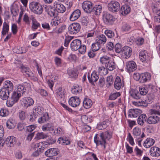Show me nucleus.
Returning <instances> with one entry per match:
<instances>
[{
	"label": "nucleus",
	"mask_w": 160,
	"mask_h": 160,
	"mask_svg": "<svg viewBox=\"0 0 160 160\" xmlns=\"http://www.w3.org/2000/svg\"><path fill=\"white\" fill-rule=\"evenodd\" d=\"M88 78L89 82L94 85H95L94 83L96 82L99 78L98 75L95 71H93L90 75L88 74Z\"/></svg>",
	"instance_id": "nucleus-21"
},
{
	"label": "nucleus",
	"mask_w": 160,
	"mask_h": 160,
	"mask_svg": "<svg viewBox=\"0 0 160 160\" xmlns=\"http://www.w3.org/2000/svg\"><path fill=\"white\" fill-rule=\"evenodd\" d=\"M132 52V48L128 46H124L122 47V50L121 53L122 57L128 58L131 56Z\"/></svg>",
	"instance_id": "nucleus-13"
},
{
	"label": "nucleus",
	"mask_w": 160,
	"mask_h": 160,
	"mask_svg": "<svg viewBox=\"0 0 160 160\" xmlns=\"http://www.w3.org/2000/svg\"><path fill=\"white\" fill-rule=\"evenodd\" d=\"M151 76L150 74L148 72L141 74L140 82L144 83L150 80Z\"/></svg>",
	"instance_id": "nucleus-29"
},
{
	"label": "nucleus",
	"mask_w": 160,
	"mask_h": 160,
	"mask_svg": "<svg viewBox=\"0 0 160 160\" xmlns=\"http://www.w3.org/2000/svg\"><path fill=\"white\" fill-rule=\"evenodd\" d=\"M149 112L151 114H156L160 115V105L157 104L154 108L150 110Z\"/></svg>",
	"instance_id": "nucleus-41"
},
{
	"label": "nucleus",
	"mask_w": 160,
	"mask_h": 160,
	"mask_svg": "<svg viewBox=\"0 0 160 160\" xmlns=\"http://www.w3.org/2000/svg\"><path fill=\"white\" fill-rule=\"evenodd\" d=\"M18 115L19 119L21 121H23L27 118V115L26 112L23 111L19 110Z\"/></svg>",
	"instance_id": "nucleus-48"
},
{
	"label": "nucleus",
	"mask_w": 160,
	"mask_h": 160,
	"mask_svg": "<svg viewBox=\"0 0 160 160\" xmlns=\"http://www.w3.org/2000/svg\"><path fill=\"white\" fill-rule=\"evenodd\" d=\"M108 7L109 11L112 12H115L120 10V6L118 2L112 1L108 3Z\"/></svg>",
	"instance_id": "nucleus-9"
},
{
	"label": "nucleus",
	"mask_w": 160,
	"mask_h": 160,
	"mask_svg": "<svg viewBox=\"0 0 160 160\" xmlns=\"http://www.w3.org/2000/svg\"><path fill=\"white\" fill-rule=\"evenodd\" d=\"M147 116L146 115L144 114H142L138 118L137 121L139 125L142 126L145 122Z\"/></svg>",
	"instance_id": "nucleus-39"
},
{
	"label": "nucleus",
	"mask_w": 160,
	"mask_h": 160,
	"mask_svg": "<svg viewBox=\"0 0 160 160\" xmlns=\"http://www.w3.org/2000/svg\"><path fill=\"white\" fill-rule=\"evenodd\" d=\"M56 94L59 99H63L65 97V92L64 90L60 87L57 89Z\"/></svg>",
	"instance_id": "nucleus-28"
},
{
	"label": "nucleus",
	"mask_w": 160,
	"mask_h": 160,
	"mask_svg": "<svg viewBox=\"0 0 160 160\" xmlns=\"http://www.w3.org/2000/svg\"><path fill=\"white\" fill-rule=\"evenodd\" d=\"M80 22L82 25L86 26L88 23V18L86 17H82Z\"/></svg>",
	"instance_id": "nucleus-60"
},
{
	"label": "nucleus",
	"mask_w": 160,
	"mask_h": 160,
	"mask_svg": "<svg viewBox=\"0 0 160 160\" xmlns=\"http://www.w3.org/2000/svg\"><path fill=\"white\" fill-rule=\"evenodd\" d=\"M124 86V82L121 80L120 77L117 76L115 79L114 83V87L115 88L119 90Z\"/></svg>",
	"instance_id": "nucleus-22"
},
{
	"label": "nucleus",
	"mask_w": 160,
	"mask_h": 160,
	"mask_svg": "<svg viewBox=\"0 0 160 160\" xmlns=\"http://www.w3.org/2000/svg\"><path fill=\"white\" fill-rule=\"evenodd\" d=\"M69 75L71 78H76L78 76L77 71L74 70H72L71 72L69 73Z\"/></svg>",
	"instance_id": "nucleus-61"
},
{
	"label": "nucleus",
	"mask_w": 160,
	"mask_h": 160,
	"mask_svg": "<svg viewBox=\"0 0 160 160\" xmlns=\"http://www.w3.org/2000/svg\"><path fill=\"white\" fill-rule=\"evenodd\" d=\"M72 38L71 36L66 37L65 39L64 45L65 47H68L70 41L72 40Z\"/></svg>",
	"instance_id": "nucleus-64"
},
{
	"label": "nucleus",
	"mask_w": 160,
	"mask_h": 160,
	"mask_svg": "<svg viewBox=\"0 0 160 160\" xmlns=\"http://www.w3.org/2000/svg\"><path fill=\"white\" fill-rule=\"evenodd\" d=\"M42 129L43 131H53V126L51 123H47L42 126Z\"/></svg>",
	"instance_id": "nucleus-37"
},
{
	"label": "nucleus",
	"mask_w": 160,
	"mask_h": 160,
	"mask_svg": "<svg viewBox=\"0 0 160 160\" xmlns=\"http://www.w3.org/2000/svg\"><path fill=\"white\" fill-rule=\"evenodd\" d=\"M104 33L107 36L108 38H112L115 36L114 32L110 30H106L104 32Z\"/></svg>",
	"instance_id": "nucleus-53"
},
{
	"label": "nucleus",
	"mask_w": 160,
	"mask_h": 160,
	"mask_svg": "<svg viewBox=\"0 0 160 160\" xmlns=\"http://www.w3.org/2000/svg\"><path fill=\"white\" fill-rule=\"evenodd\" d=\"M139 58L140 61L142 62L147 63V66H149L151 64L150 58L146 50H142L140 51Z\"/></svg>",
	"instance_id": "nucleus-6"
},
{
	"label": "nucleus",
	"mask_w": 160,
	"mask_h": 160,
	"mask_svg": "<svg viewBox=\"0 0 160 160\" xmlns=\"http://www.w3.org/2000/svg\"><path fill=\"white\" fill-rule=\"evenodd\" d=\"M150 116L147 120V122L149 124H154L158 123L159 121L160 118L156 114H151Z\"/></svg>",
	"instance_id": "nucleus-18"
},
{
	"label": "nucleus",
	"mask_w": 160,
	"mask_h": 160,
	"mask_svg": "<svg viewBox=\"0 0 160 160\" xmlns=\"http://www.w3.org/2000/svg\"><path fill=\"white\" fill-rule=\"evenodd\" d=\"M48 145L49 143L47 142H41L36 144L35 147V148H39V150L42 152L43 150L47 148Z\"/></svg>",
	"instance_id": "nucleus-30"
},
{
	"label": "nucleus",
	"mask_w": 160,
	"mask_h": 160,
	"mask_svg": "<svg viewBox=\"0 0 160 160\" xmlns=\"http://www.w3.org/2000/svg\"><path fill=\"white\" fill-rule=\"evenodd\" d=\"M20 69L22 73L26 77H29L31 79L34 81H36L37 79L34 74L28 68L22 65L20 67Z\"/></svg>",
	"instance_id": "nucleus-7"
},
{
	"label": "nucleus",
	"mask_w": 160,
	"mask_h": 160,
	"mask_svg": "<svg viewBox=\"0 0 160 160\" xmlns=\"http://www.w3.org/2000/svg\"><path fill=\"white\" fill-rule=\"evenodd\" d=\"M33 113L35 114L40 115L42 113V110L41 108L39 106L34 107L33 108Z\"/></svg>",
	"instance_id": "nucleus-55"
},
{
	"label": "nucleus",
	"mask_w": 160,
	"mask_h": 160,
	"mask_svg": "<svg viewBox=\"0 0 160 160\" xmlns=\"http://www.w3.org/2000/svg\"><path fill=\"white\" fill-rule=\"evenodd\" d=\"M112 133L109 131L96 134L94 138V141L97 146L101 145L106 148V140H109L112 137Z\"/></svg>",
	"instance_id": "nucleus-1"
},
{
	"label": "nucleus",
	"mask_w": 160,
	"mask_h": 160,
	"mask_svg": "<svg viewBox=\"0 0 160 160\" xmlns=\"http://www.w3.org/2000/svg\"><path fill=\"white\" fill-rule=\"evenodd\" d=\"M82 88L78 84L74 85L72 88V93L75 95H78L82 92Z\"/></svg>",
	"instance_id": "nucleus-24"
},
{
	"label": "nucleus",
	"mask_w": 160,
	"mask_h": 160,
	"mask_svg": "<svg viewBox=\"0 0 160 160\" xmlns=\"http://www.w3.org/2000/svg\"><path fill=\"white\" fill-rule=\"evenodd\" d=\"M139 90L140 95H144L147 94L148 92V88L145 85H142L139 87Z\"/></svg>",
	"instance_id": "nucleus-43"
},
{
	"label": "nucleus",
	"mask_w": 160,
	"mask_h": 160,
	"mask_svg": "<svg viewBox=\"0 0 160 160\" xmlns=\"http://www.w3.org/2000/svg\"><path fill=\"white\" fill-rule=\"evenodd\" d=\"M9 113L8 110L6 108H2L0 111V116L3 117L8 116Z\"/></svg>",
	"instance_id": "nucleus-54"
},
{
	"label": "nucleus",
	"mask_w": 160,
	"mask_h": 160,
	"mask_svg": "<svg viewBox=\"0 0 160 160\" xmlns=\"http://www.w3.org/2000/svg\"><path fill=\"white\" fill-rule=\"evenodd\" d=\"M101 46L95 41V42L92 44V49L93 51H97L99 49Z\"/></svg>",
	"instance_id": "nucleus-56"
},
{
	"label": "nucleus",
	"mask_w": 160,
	"mask_h": 160,
	"mask_svg": "<svg viewBox=\"0 0 160 160\" xmlns=\"http://www.w3.org/2000/svg\"><path fill=\"white\" fill-rule=\"evenodd\" d=\"M95 41L102 46L106 42L107 38L104 35L101 34L98 36L96 38Z\"/></svg>",
	"instance_id": "nucleus-31"
},
{
	"label": "nucleus",
	"mask_w": 160,
	"mask_h": 160,
	"mask_svg": "<svg viewBox=\"0 0 160 160\" xmlns=\"http://www.w3.org/2000/svg\"><path fill=\"white\" fill-rule=\"evenodd\" d=\"M98 72L99 74L101 76L106 75L108 73L107 69L103 67H99L98 69Z\"/></svg>",
	"instance_id": "nucleus-49"
},
{
	"label": "nucleus",
	"mask_w": 160,
	"mask_h": 160,
	"mask_svg": "<svg viewBox=\"0 0 160 160\" xmlns=\"http://www.w3.org/2000/svg\"><path fill=\"white\" fill-rule=\"evenodd\" d=\"M81 41L79 39H75L73 40L70 44V48L73 51L77 50L81 46Z\"/></svg>",
	"instance_id": "nucleus-20"
},
{
	"label": "nucleus",
	"mask_w": 160,
	"mask_h": 160,
	"mask_svg": "<svg viewBox=\"0 0 160 160\" xmlns=\"http://www.w3.org/2000/svg\"><path fill=\"white\" fill-rule=\"evenodd\" d=\"M81 11L79 9L74 10L70 15L69 19L71 21H73L77 20L80 16Z\"/></svg>",
	"instance_id": "nucleus-25"
},
{
	"label": "nucleus",
	"mask_w": 160,
	"mask_h": 160,
	"mask_svg": "<svg viewBox=\"0 0 160 160\" xmlns=\"http://www.w3.org/2000/svg\"><path fill=\"white\" fill-rule=\"evenodd\" d=\"M150 154L153 157H158L160 155V149L156 147L151 148L150 150Z\"/></svg>",
	"instance_id": "nucleus-27"
},
{
	"label": "nucleus",
	"mask_w": 160,
	"mask_h": 160,
	"mask_svg": "<svg viewBox=\"0 0 160 160\" xmlns=\"http://www.w3.org/2000/svg\"><path fill=\"white\" fill-rule=\"evenodd\" d=\"M57 142L64 145H66L69 144L70 141L66 137H62L59 138Z\"/></svg>",
	"instance_id": "nucleus-35"
},
{
	"label": "nucleus",
	"mask_w": 160,
	"mask_h": 160,
	"mask_svg": "<svg viewBox=\"0 0 160 160\" xmlns=\"http://www.w3.org/2000/svg\"><path fill=\"white\" fill-rule=\"evenodd\" d=\"M83 103V106L86 108H89L92 105V101L89 98H85Z\"/></svg>",
	"instance_id": "nucleus-42"
},
{
	"label": "nucleus",
	"mask_w": 160,
	"mask_h": 160,
	"mask_svg": "<svg viewBox=\"0 0 160 160\" xmlns=\"http://www.w3.org/2000/svg\"><path fill=\"white\" fill-rule=\"evenodd\" d=\"M17 139L16 138L12 136L7 138L4 141V143L8 147H13L16 143Z\"/></svg>",
	"instance_id": "nucleus-16"
},
{
	"label": "nucleus",
	"mask_w": 160,
	"mask_h": 160,
	"mask_svg": "<svg viewBox=\"0 0 160 160\" xmlns=\"http://www.w3.org/2000/svg\"><path fill=\"white\" fill-rule=\"evenodd\" d=\"M132 28V27L130 24L128 23H124L122 25L121 30L122 32H128L131 31Z\"/></svg>",
	"instance_id": "nucleus-38"
},
{
	"label": "nucleus",
	"mask_w": 160,
	"mask_h": 160,
	"mask_svg": "<svg viewBox=\"0 0 160 160\" xmlns=\"http://www.w3.org/2000/svg\"><path fill=\"white\" fill-rule=\"evenodd\" d=\"M130 11V8L129 6L127 5H124L121 7L120 12L123 15L128 14Z\"/></svg>",
	"instance_id": "nucleus-34"
},
{
	"label": "nucleus",
	"mask_w": 160,
	"mask_h": 160,
	"mask_svg": "<svg viewBox=\"0 0 160 160\" xmlns=\"http://www.w3.org/2000/svg\"><path fill=\"white\" fill-rule=\"evenodd\" d=\"M13 89V85L12 82L9 80L5 81L3 84L2 87L0 89L1 98L3 100H7Z\"/></svg>",
	"instance_id": "nucleus-2"
},
{
	"label": "nucleus",
	"mask_w": 160,
	"mask_h": 160,
	"mask_svg": "<svg viewBox=\"0 0 160 160\" xmlns=\"http://www.w3.org/2000/svg\"><path fill=\"white\" fill-rule=\"evenodd\" d=\"M22 96L21 94L19 93L17 91L13 92L11 95V98L7 101V105L8 107H12L14 104L18 102L20 98Z\"/></svg>",
	"instance_id": "nucleus-4"
},
{
	"label": "nucleus",
	"mask_w": 160,
	"mask_h": 160,
	"mask_svg": "<svg viewBox=\"0 0 160 160\" xmlns=\"http://www.w3.org/2000/svg\"><path fill=\"white\" fill-rule=\"evenodd\" d=\"M130 96L132 98L138 99L140 98L141 95L138 90L131 88L129 91Z\"/></svg>",
	"instance_id": "nucleus-23"
},
{
	"label": "nucleus",
	"mask_w": 160,
	"mask_h": 160,
	"mask_svg": "<svg viewBox=\"0 0 160 160\" xmlns=\"http://www.w3.org/2000/svg\"><path fill=\"white\" fill-rule=\"evenodd\" d=\"M40 26V24L37 20L32 22V28L33 29L36 30Z\"/></svg>",
	"instance_id": "nucleus-62"
},
{
	"label": "nucleus",
	"mask_w": 160,
	"mask_h": 160,
	"mask_svg": "<svg viewBox=\"0 0 160 160\" xmlns=\"http://www.w3.org/2000/svg\"><path fill=\"white\" fill-rule=\"evenodd\" d=\"M45 11L51 17H55L58 15L54 6H48L45 8Z\"/></svg>",
	"instance_id": "nucleus-15"
},
{
	"label": "nucleus",
	"mask_w": 160,
	"mask_h": 160,
	"mask_svg": "<svg viewBox=\"0 0 160 160\" xmlns=\"http://www.w3.org/2000/svg\"><path fill=\"white\" fill-rule=\"evenodd\" d=\"M23 107L27 108L33 105L34 101L33 99L30 97H26L22 99L21 100Z\"/></svg>",
	"instance_id": "nucleus-11"
},
{
	"label": "nucleus",
	"mask_w": 160,
	"mask_h": 160,
	"mask_svg": "<svg viewBox=\"0 0 160 160\" xmlns=\"http://www.w3.org/2000/svg\"><path fill=\"white\" fill-rule=\"evenodd\" d=\"M107 82H108L107 85L108 86L112 85L113 82V76L112 75L108 76L107 78Z\"/></svg>",
	"instance_id": "nucleus-59"
},
{
	"label": "nucleus",
	"mask_w": 160,
	"mask_h": 160,
	"mask_svg": "<svg viewBox=\"0 0 160 160\" xmlns=\"http://www.w3.org/2000/svg\"><path fill=\"white\" fill-rule=\"evenodd\" d=\"M105 67L107 70L112 71L116 68V64L113 60L111 59L106 65Z\"/></svg>",
	"instance_id": "nucleus-36"
},
{
	"label": "nucleus",
	"mask_w": 160,
	"mask_h": 160,
	"mask_svg": "<svg viewBox=\"0 0 160 160\" xmlns=\"http://www.w3.org/2000/svg\"><path fill=\"white\" fill-rule=\"evenodd\" d=\"M9 30V26L5 22H4L3 24V27L2 31V35L4 36L8 32Z\"/></svg>",
	"instance_id": "nucleus-45"
},
{
	"label": "nucleus",
	"mask_w": 160,
	"mask_h": 160,
	"mask_svg": "<svg viewBox=\"0 0 160 160\" xmlns=\"http://www.w3.org/2000/svg\"><path fill=\"white\" fill-rule=\"evenodd\" d=\"M49 119V118L48 113L47 112H46L38 119V122L40 124H42L48 121Z\"/></svg>",
	"instance_id": "nucleus-33"
},
{
	"label": "nucleus",
	"mask_w": 160,
	"mask_h": 160,
	"mask_svg": "<svg viewBox=\"0 0 160 160\" xmlns=\"http://www.w3.org/2000/svg\"><path fill=\"white\" fill-rule=\"evenodd\" d=\"M29 7L31 11L35 14L40 15L42 12V6L38 3L32 2L30 4Z\"/></svg>",
	"instance_id": "nucleus-5"
},
{
	"label": "nucleus",
	"mask_w": 160,
	"mask_h": 160,
	"mask_svg": "<svg viewBox=\"0 0 160 160\" xmlns=\"http://www.w3.org/2000/svg\"><path fill=\"white\" fill-rule=\"evenodd\" d=\"M48 135L43 132H38L36 134V138L38 139H44L47 138Z\"/></svg>",
	"instance_id": "nucleus-52"
},
{
	"label": "nucleus",
	"mask_w": 160,
	"mask_h": 160,
	"mask_svg": "<svg viewBox=\"0 0 160 160\" xmlns=\"http://www.w3.org/2000/svg\"><path fill=\"white\" fill-rule=\"evenodd\" d=\"M81 26L77 23H73L71 24L68 27L69 32L71 34H76L80 31Z\"/></svg>",
	"instance_id": "nucleus-10"
},
{
	"label": "nucleus",
	"mask_w": 160,
	"mask_h": 160,
	"mask_svg": "<svg viewBox=\"0 0 160 160\" xmlns=\"http://www.w3.org/2000/svg\"><path fill=\"white\" fill-rule=\"evenodd\" d=\"M81 101L79 98L77 96L72 97L68 100L69 105L73 107L78 106L80 104Z\"/></svg>",
	"instance_id": "nucleus-14"
},
{
	"label": "nucleus",
	"mask_w": 160,
	"mask_h": 160,
	"mask_svg": "<svg viewBox=\"0 0 160 160\" xmlns=\"http://www.w3.org/2000/svg\"><path fill=\"white\" fill-rule=\"evenodd\" d=\"M120 95L121 94L119 92L112 93L109 96V99L111 100H114Z\"/></svg>",
	"instance_id": "nucleus-51"
},
{
	"label": "nucleus",
	"mask_w": 160,
	"mask_h": 160,
	"mask_svg": "<svg viewBox=\"0 0 160 160\" xmlns=\"http://www.w3.org/2000/svg\"><path fill=\"white\" fill-rule=\"evenodd\" d=\"M132 132V134L134 138H137L138 137H140V135L141 133V129L135 127L133 129ZM139 138H140V137Z\"/></svg>",
	"instance_id": "nucleus-47"
},
{
	"label": "nucleus",
	"mask_w": 160,
	"mask_h": 160,
	"mask_svg": "<svg viewBox=\"0 0 160 160\" xmlns=\"http://www.w3.org/2000/svg\"><path fill=\"white\" fill-rule=\"evenodd\" d=\"M155 141L151 138H148L143 143L144 146L148 148L152 146L155 143Z\"/></svg>",
	"instance_id": "nucleus-32"
},
{
	"label": "nucleus",
	"mask_w": 160,
	"mask_h": 160,
	"mask_svg": "<svg viewBox=\"0 0 160 160\" xmlns=\"http://www.w3.org/2000/svg\"><path fill=\"white\" fill-rule=\"evenodd\" d=\"M82 7L85 12L88 13L93 12L96 15H99L102 10L101 6L95 5L93 6L92 3L88 1H84L82 4Z\"/></svg>",
	"instance_id": "nucleus-3"
},
{
	"label": "nucleus",
	"mask_w": 160,
	"mask_h": 160,
	"mask_svg": "<svg viewBox=\"0 0 160 160\" xmlns=\"http://www.w3.org/2000/svg\"><path fill=\"white\" fill-rule=\"evenodd\" d=\"M7 127L9 129H11L15 127V121L12 118H10L6 122Z\"/></svg>",
	"instance_id": "nucleus-44"
},
{
	"label": "nucleus",
	"mask_w": 160,
	"mask_h": 160,
	"mask_svg": "<svg viewBox=\"0 0 160 160\" xmlns=\"http://www.w3.org/2000/svg\"><path fill=\"white\" fill-rule=\"evenodd\" d=\"M53 6L57 12L59 13H63L66 10L64 6L58 2L56 1L53 3Z\"/></svg>",
	"instance_id": "nucleus-19"
},
{
	"label": "nucleus",
	"mask_w": 160,
	"mask_h": 160,
	"mask_svg": "<svg viewBox=\"0 0 160 160\" xmlns=\"http://www.w3.org/2000/svg\"><path fill=\"white\" fill-rule=\"evenodd\" d=\"M79 52L81 54L84 53L86 50V47L85 45L83 44H82V43L81 44V46H80V48L78 49Z\"/></svg>",
	"instance_id": "nucleus-58"
},
{
	"label": "nucleus",
	"mask_w": 160,
	"mask_h": 160,
	"mask_svg": "<svg viewBox=\"0 0 160 160\" xmlns=\"http://www.w3.org/2000/svg\"><path fill=\"white\" fill-rule=\"evenodd\" d=\"M58 21L52 20L51 22L50 25L51 27L52 28L53 30H55L57 28V26L58 24Z\"/></svg>",
	"instance_id": "nucleus-63"
},
{
	"label": "nucleus",
	"mask_w": 160,
	"mask_h": 160,
	"mask_svg": "<svg viewBox=\"0 0 160 160\" xmlns=\"http://www.w3.org/2000/svg\"><path fill=\"white\" fill-rule=\"evenodd\" d=\"M102 20L104 23L110 25L113 24L115 21L114 16L108 12H104L102 15Z\"/></svg>",
	"instance_id": "nucleus-8"
},
{
	"label": "nucleus",
	"mask_w": 160,
	"mask_h": 160,
	"mask_svg": "<svg viewBox=\"0 0 160 160\" xmlns=\"http://www.w3.org/2000/svg\"><path fill=\"white\" fill-rule=\"evenodd\" d=\"M59 153L58 149L57 148H52L48 149L45 152V155L52 157L57 155Z\"/></svg>",
	"instance_id": "nucleus-17"
},
{
	"label": "nucleus",
	"mask_w": 160,
	"mask_h": 160,
	"mask_svg": "<svg viewBox=\"0 0 160 160\" xmlns=\"http://www.w3.org/2000/svg\"><path fill=\"white\" fill-rule=\"evenodd\" d=\"M17 89L16 91L19 93L21 94L22 95L26 91V87L22 84H20L17 86Z\"/></svg>",
	"instance_id": "nucleus-40"
},
{
	"label": "nucleus",
	"mask_w": 160,
	"mask_h": 160,
	"mask_svg": "<svg viewBox=\"0 0 160 160\" xmlns=\"http://www.w3.org/2000/svg\"><path fill=\"white\" fill-rule=\"evenodd\" d=\"M141 111L138 109H131L128 112V116L129 117L136 118L139 115Z\"/></svg>",
	"instance_id": "nucleus-26"
},
{
	"label": "nucleus",
	"mask_w": 160,
	"mask_h": 160,
	"mask_svg": "<svg viewBox=\"0 0 160 160\" xmlns=\"http://www.w3.org/2000/svg\"><path fill=\"white\" fill-rule=\"evenodd\" d=\"M127 71L129 73L133 72L137 69V65L133 61H128L125 63Z\"/></svg>",
	"instance_id": "nucleus-12"
},
{
	"label": "nucleus",
	"mask_w": 160,
	"mask_h": 160,
	"mask_svg": "<svg viewBox=\"0 0 160 160\" xmlns=\"http://www.w3.org/2000/svg\"><path fill=\"white\" fill-rule=\"evenodd\" d=\"M111 58L109 57L105 56L100 58V61L102 64H105V66L111 60Z\"/></svg>",
	"instance_id": "nucleus-46"
},
{
	"label": "nucleus",
	"mask_w": 160,
	"mask_h": 160,
	"mask_svg": "<svg viewBox=\"0 0 160 160\" xmlns=\"http://www.w3.org/2000/svg\"><path fill=\"white\" fill-rule=\"evenodd\" d=\"M114 48L116 52L120 53V54L122 51V46L119 43H117L116 44L114 47Z\"/></svg>",
	"instance_id": "nucleus-57"
},
{
	"label": "nucleus",
	"mask_w": 160,
	"mask_h": 160,
	"mask_svg": "<svg viewBox=\"0 0 160 160\" xmlns=\"http://www.w3.org/2000/svg\"><path fill=\"white\" fill-rule=\"evenodd\" d=\"M13 52L17 53H23L26 52L27 49L25 47H19L18 48H15L13 49Z\"/></svg>",
	"instance_id": "nucleus-50"
}]
</instances>
